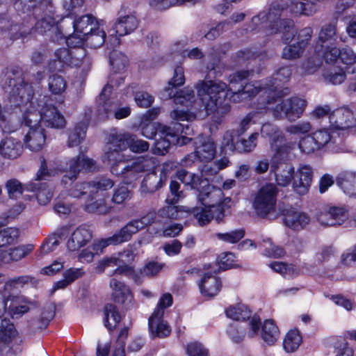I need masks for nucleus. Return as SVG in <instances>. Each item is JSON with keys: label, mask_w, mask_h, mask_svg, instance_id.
<instances>
[{"label": "nucleus", "mask_w": 356, "mask_h": 356, "mask_svg": "<svg viewBox=\"0 0 356 356\" xmlns=\"http://www.w3.org/2000/svg\"><path fill=\"white\" fill-rule=\"evenodd\" d=\"M252 70H241L230 74L228 81L230 86L221 81L211 79L200 80L195 84L197 95L207 115L214 114L213 120L219 123L221 118L228 113L231 106L229 102H239L261 92V81L244 85V81L252 75ZM264 96H259L262 102Z\"/></svg>", "instance_id": "nucleus-1"}, {"label": "nucleus", "mask_w": 356, "mask_h": 356, "mask_svg": "<svg viewBox=\"0 0 356 356\" xmlns=\"http://www.w3.org/2000/svg\"><path fill=\"white\" fill-rule=\"evenodd\" d=\"M291 73L290 67H282L273 75L272 80L262 81L264 97L256 106L258 112L270 111L275 119H286L290 122L301 117L307 106L305 99L298 97L282 99L289 93V89L282 88V85L289 81Z\"/></svg>", "instance_id": "nucleus-2"}, {"label": "nucleus", "mask_w": 356, "mask_h": 356, "mask_svg": "<svg viewBox=\"0 0 356 356\" xmlns=\"http://www.w3.org/2000/svg\"><path fill=\"white\" fill-rule=\"evenodd\" d=\"M1 86L8 95L11 106L19 107L23 111L22 123L30 129L42 127V110L33 102L32 86L24 82L22 72L19 69H6L1 76Z\"/></svg>", "instance_id": "nucleus-3"}, {"label": "nucleus", "mask_w": 356, "mask_h": 356, "mask_svg": "<svg viewBox=\"0 0 356 356\" xmlns=\"http://www.w3.org/2000/svg\"><path fill=\"white\" fill-rule=\"evenodd\" d=\"M170 116L176 122H172L170 126L159 127L158 136L152 149L155 154L165 155L171 145L182 146L193 140L188 136L193 131L188 122L195 119V113L176 108L170 112Z\"/></svg>", "instance_id": "nucleus-4"}, {"label": "nucleus", "mask_w": 356, "mask_h": 356, "mask_svg": "<svg viewBox=\"0 0 356 356\" xmlns=\"http://www.w3.org/2000/svg\"><path fill=\"white\" fill-rule=\"evenodd\" d=\"M284 5L276 1L271 3L268 11H261L252 18L251 22L245 28L246 33L261 32L266 35L282 32V42L287 44L293 41L296 32L294 22L290 19H281Z\"/></svg>", "instance_id": "nucleus-5"}, {"label": "nucleus", "mask_w": 356, "mask_h": 356, "mask_svg": "<svg viewBox=\"0 0 356 356\" xmlns=\"http://www.w3.org/2000/svg\"><path fill=\"white\" fill-rule=\"evenodd\" d=\"M197 199L202 206L191 209V214L200 226L208 224L212 219L220 222L225 217V209L229 207L231 198L223 199V193L219 188L209 185L202 186L198 191Z\"/></svg>", "instance_id": "nucleus-6"}, {"label": "nucleus", "mask_w": 356, "mask_h": 356, "mask_svg": "<svg viewBox=\"0 0 356 356\" xmlns=\"http://www.w3.org/2000/svg\"><path fill=\"white\" fill-rule=\"evenodd\" d=\"M102 161L110 165L111 172L121 177L126 184L137 180L142 172L154 168L158 163L155 157L139 159L129 163L124 154L112 149H106Z\"/></svg>", "instance_id": "nucleus-7"}, {"label": "nucleus", "mask_w": 356, "mask_h": 356, "mask_svg": "<svg viewBox=\"0 0 356 356\" xmlns=\"http://www.w3.org/2000/svg\"><path fill=\"white\" fill-rule=\"evenodd\" d=\"M185 83L184 68L177 66L174 70L172 78L169 81L168 86L161 92V98L168 99L173 98L175 104H179L186 108L193 107L195 103V92L192 88L185 87L177 90V88Z\"/></svg>", "instance_id": "nucleus-8"}, {"label": "nucleus", "mask_w": 356, "mask_h": 356, "mask_svg": "<svg viewBox=\"0 0 356 356\" xmlns=\"http://www.w3.org/2000/svg\"><path fill=\"white\" fill-rule=\"evenodd\" d=\"M156 211L152 210L140 218L134 219L128 222L112 236L102 238L100 245L107 247L110 245H118L129 241L134 234L154 223L156 221Z\"/></svg>", "instance_id": "nucleus-9"}, {"label": "nucleus", "mask_w": 356, "mask_h": 356, "mask_svg": "<svg viewBox=\"0 0 356 356\" xmlns=\"http://www.w3.org/2000/svg\"><path fill=\"white\" fill-rule=\"evenodd\" d=\"M96 168L95 161L85 155H79L70 159L65 168H51L46 165V177L55 176L60 172H65L66 174L62 178V183L67 186L75 181L81 169L86 171H93Z\"/></svg>", "instance_id": "nucleus-10"}, {"label": "nucleus", "mask_w": 356, "mask_h": 356, "mask_svg": "<svg viewBox=\"0 0 356 356\" xmlns=\"http://www.w3.org/2000/svg\"><path fill=\"white\" fill-rule=\"evenodd\" d=\"M139 20L131 13H126L123 8L118 12L117 17L113 20L108 36L111 48H115L120 44L121 37L130 35L138 27Z\"/></svg>", "instance_id": "nucleus-11"}, {"label": "nucleus", "mask_w": 356, "mask_h": 356, "mask_svg": "<svg viewBox=\"0 0 356 356\" xmlns=\"http://www.w3.org/2000/svg\"><path fill=\"white\" fill-rule=\"evenodd\" d=\"M292 151L277 152L271 156L270 172L274 174L276 184L280 186H288L293 181L295 168L288 162Z\"/></svg>", "instance_id": "nucleus-12"}, {"label": "nucleus", "mask_w": 356, "mask_h": 356, "mask_svg": "<svg viewBox=\"0 0 356 356\" xmlns=\"http://www.w3.org/2000/svg\"><path fill=\"white\" fill-rule=\"evenodd\" d=\"M277 193V186L273 183L265 184L257 192L252 208L258 216L265 218L275 211Z\"/></svg>", "instance_id": "nucleus-13"}, {"label": "nucleus", "mask_w": 356, "mask_h": 356, "mask_svg": "<svg viewBox=\"0 0 356 356\" xmlns=\"http://www.w3.org/2000/svg\"><path fill=\"white\" fill-rule=\"evenodd\" d=\"M109 63L112 67V74L108 78L107 84L100 92V99L105 97L106 92L110 93L114 88H118L124 82L126 77L125 68L128 63L127 57L122 52L113 51L109 56Z\"/></svg>", "instance_id": "nucleus-14"}, {"label": "nucleus", "mask_w": 356, "mask_h": 356, "mask_svg": "<svg viewBox=\"0 0 356 356\" xmlns=\"http://www.w3.org/2000/svg\"><path fill=\"white\" fill-rule=\"evenodd\" d=\"M129 148L132 152L140 154L148 151V142L139 139L128 133L111 134L108 138L106 149L116 150L122 152Z\"/></svg>", "instance_id": "nucleus-15"}, {"label": "nucleus", "mask_w": 356, "mask_h": 356, "mask_svg": "<svg viewBox=\"0 0 356 356\" xmlns=\"http://www.w3.org/2000/svg\"><path fill=\"white\" fill-rule=\"evenodd\" d=\"M261 135L263 138L269 139V145L273 154L286 150H294L296 142L287 141L283 131L275 124L267 122L261 128Z\"/></svg>", "instance_id": "nucleus-16"}, {"label": "nucleus", "mask_w": 356, "mask_h": 356, "mask_svg": "<svg viewBox=\"0 0 356 356\" xmlns=\"http://www.w3.org/2000/svg\"><path fill=\"white\" fill-rule=\"evenodd\" d=\"M319 149L327 145H334L333 150L336 152H351L350 147L345 144V140L339 137V132L334 130L331 126L328 128L319 129L312 133Z\"/></svg>", "instance_id": "nucleus-17"}, {"label": "nucleus", "mask_w": 356, "mask_h": 356, "mask_svg": "<svg viewBox=\"0 0 356 356\" xmlns=\"http://www.w3.org/2000/svg\"><path fill=\"white\" fill-rule=\"evenodd\" d=\"M112 91L106 92L105 97L100 99V95L96 100V115L99 120H104L113 114L115 118L121 120L128 117L131 113L129 106L118 107L117 104L111 97Z\"/></svg>", "instance_id": "nucleus-18"}, {"label": "nucleus", "mask_w": 356, "mask_h": 356, "mask_svg": "<svg viewBox=\"0 0 356 356\" xmlns=\"http://www.w3.org/2000/svg\"><path fill=\"white\" fill-rule=\"evenodd\" d=\"M337 40V22H331L324 24L318 35L314 45V51L316 54H321V56L325 60L327 53L331 49L336 48Z\"/></svg>", "instance_id": "nucleus-19"}, {"label": "nucleus", "mask_w": 356, "mask_h": 356, "mask_svg": "<svg viewBox=\"0 0 356 356\" xmlns=\"http://www.w3.org/2000/svg\"><path fill=\"white\" fill-rule=\"evenodd\" d=\"M349 218L346 205H330L323 209L317 216L318 222L323 226H339Z\"/></svg>", "instance_id": "nucleus-20"}, {"label": "nucleus", "mask_w": 356, "mask_h": 356, "mask_svg": "<svg viewBox=\"0 0 356 356\" xmlns=\"http://www.w3.org/2000/svg\"><path fill=\"white\" fill-rule=\"evenodd\" d=\"M313 168L307 164H300L294 172L292 187L294 192L300 195L307 194L313 179Z\"/></svg>", "instance_id": "nucleus-21"}, {"label": "nucleus", "mask_w": 356, "mask_h": 356, "mask_svg": "<svg viewBox=\"0 0 356 356\" xmlns=\"http://www.w3.org/2000/svg\"><path fill=\"white\" fill-rule=\"evenodd\" d=\"M331 127L339 132L353 127L356 125V115L348 107H341L332 112L330 115Z\"/></svg>", "instance_id": "nucleus-22"}, {"label": "nucleus", "mask_w": 356, "mask_h": 356, "mask_svg": "<svg viewBox=\"0 0 356 356\" xmlns=\"http://www.w3.org/2000/svg\"><path fill=\"white\" fill-rule=\"evenodd\" d=\"M110 286L113 290L112 298L114 302L122 305L126 309L134 307V296L129 288L124 282L116 278H112L110 281Z\"/></svg>", "instance_id": "nucleus-23"}, {"label": "nucleus", "mask_w": 356, "mask_h": 356, "mask_svg": "<svg viewBox=\"0 0 356 356\" xmlns=\"http://www.w3.org/2000/svg\"><path fill=\"white\" fill-rule=\"evenodd\" d=\"M195 150L201 162L211 161L216 153V147L213 140L207 136L200 135L193 142Z\"/></svg>", "instance_id": "nucleus-24"}, {"label": "nucleus", "mask_w": 356, "mask_h": 356, "mask_svg": "<svg viewBox=\"0 0 356 356\" xmlns=\"http://www.w3.org/2000/svg\"><path fill=\"white\" fill-rule=\"evenodd\" d=\"M309 222L310 217L305 212L294 208L284 210V223L293 230H301L309 225Z\"/></svg>", "instance_id": "nucleus-25"}, {"label": "nucleus", "mask_w": 356, "mask_h": 356, "mask_svg": "<svg viewBox=\"0 0 356 356\" xmlns=\"http://www.w3.org/2000/svg\"><path fill=\"white\" fill-rule=\"evenodd\" d=\"M213 274L205 273L198 283L201 293L204 296L213 297L216 296L221 289V282L216 276L217 266L213 265Z\"/></svg>", "instance_id": "nucleus-26"}, {"label": "nucleus", "mask_w": 356, "mask_h": 356, "mask_svg": "<svg viewBox=\"0 0 356 356\" xmlns=\"http://www.w3.org/2000/svg\"><path fill=\"white\" fill-rule=\"evenodd\" d=\"M92 237V232L89 227L86 225H81L72 232L67 242V248L70 251H77L85 246Z\"/></svg>", "instance_id": "nucleus-27"}, {"label": "nucleus", "mask_w": 356, "mask_h": 356, "mask_svg": "<svg viewBox=\"0 0 356 356\" xmlns=\"http://www.w3.org/2000/svg\"><path fill=\"white\" fill-rule=\"evenodd\" d=\"M325 56V63H334L338 59L345 65H352L356 63V54L350 47L339 49L337 47L331 49Z\"/></svg>", "instance_id": "nucleus-28"}, {"label": "nucleus", "mask_w": 356, "mask_h": 356, "mask_svg": "<svg viewBox=\"0 0 356 356\" xmlns=\"http://www.w3.org/2000/svg\"><path fill=\"white\" fill-rule=\"evenodd\" d=\"M29 307L27 299L22 296L8 295L7 314L13 318H20L28 312Z\"/></svg>", "instance_id": "nucleus-29"}, {"label": "nucleus", "mask_w": 356, "mask_h": 356, "mask_svg": "<svg viewBox=\"0 0 356 356\" xmlns=\"http://www.w3.org/2000/svg\"><path fill=\"white\" fill-rule=\"evenodd\" d=\"M337 185L350 197H356V172L346 170L341 172L336 179Z\"/></svg>", "instance_id": "nucleus-30"}, {"label": "nucleus", "mask_w": 356, "mask_h": 356, "mask_svg": "<svg viewBox=\"0 0 356 356\" xmlns=\"http://www.w3.org/2000/svg\"><path fill=\"white\" fill-rule=\"evenodd\" d=\"M90 28L89 32L84 35V44L90 48L100 47L104 42L110 45L106 34L104 30V25H97Z\"/></svg>", "instance_id": "nucleus-31"}, {"label": "nucleus", "mask_w": 356, "mask_h": 356, "mask_svg": "<svg viewBox=\"0 0 356 356\" xmlns=\"http://www.w3.org/2000/svg\"><path fill=\"white\" fill-rule=\"evenodd\" d=\"M166 180V177L163 174L159 176L152 171L147 173L143 178L140 184V193L143 195L153 193L160 188H161Z\"/></svg>", "instance_id": "nucleus-32"}, {"label": "nucleus", "mask_w": 356, "mask_h": 356, "mask_svg": "<svg viewBox=\"0 0 356 356\" xmlns=\"http://www.w3.org/2000/svg\"><path fill=\"white\" fill-rule=\"evenodd\" d=\"M92 116V111L88 109L85 113V117L83 122L78 123L68 138V146L70 147L78 146L86 137V130Z\"/></svg>", "instance_id": "nucleus-33"}, {"label": "nucleus", "mask_w": 356, "mask_h": 356, "mask_svg": "<svg viewBox=\"0 0 356 356\" xmlns=\"http://www.w3.org/2000/svg\"><path fill=\"white\" fill-rule=\"evenodd\" d=\"M231 44L227 42L225 43L220 46H216L213 48L212 52L211 55L213 58V62L209 63L207 66V74L206 75V78L212 79L217 78L221 76L222 73L220 70H218V63L220 61V58L222 54H225L230 48Z\"/></svg>", "instance_id": "nucleus-34"}, {"label": "nucleus", "mask_w": 356, "mask_h": 356, "mask_svg": "<svg viewBox=\"0 0 356 356\" xmlns=\"http://www.w3.org/2000/svg\"><path fill=\"white\" fill-rule=\"evenodd\" d=\"M44 17H41V19L37 21L34 27L32 29L17 24L11 26L9 29L11 33V38L13 40L24 39L29 35L33 34L35 33H38L43 35L44 33Z\"/></svg>", "instance_id": "nucleus-35"}, {"label": "nucleus", "mask_w": 356, "mask_h": 356, "mask_svg": "<svg viewBox=\"0 0 356 356\" xmlns=\"http://www.w3.org/2000/svg\"><path fill=\"white\" fill-rule=\"evenodd\" d=\"M23 147L21 142L12 137L6 138L0 143V154L5 159H15L21 155Z\"/></svg>", "instance_id": "nucleus-36"}, {"label": "nucleus", "mask_w": 356, "mask_h": 356, "mask_svg": "<svg viewBox=\"0 0 356 356\" xmlns=\"http://www.w3.org/2000/svg\"><path fill=\"white\" fill-rule=\"evenodd\" d=\"M15 325L6 317L0 318V351L6 348L12 340L17 336Z\"/></svg>", "instance_id": "nucleus-37"}, {"label": "nucleus", "mask_w": 356, "mask_h": 356, "mask_svg": "<svg viewBox=\"0 0 356 356\" xmlns=\"http://www.w3.org/2000/svg\"><path fill=\"white\" fill-rule=\"evenodd\" d=\"M290 11L295 14L312 16L318 10L321 0H290Z\"/></svg>", "instance_id": "nucleus-38"}, {"label": "nucleus", "mask_w": 356, "mask_h": 356, "mask_svg": "<svg viewBox=\"0 0 356 356\" xmlns=\"http://www.w3.org/2000/svg\"><path fill=\"white\" fill-rule=\"evenodd\" d=\"M148 325L152 338H163L168 336L171 332L170 326L163 317H159L153 314L149 318Z\"/></svg>", "instance_id": "nucleus-39"}, {"label": "nucleus", "mask_w": 356, "mask_h": 356, "mask_svg": "<svg viewBox=\"0 0 356 356\" xmlns=\"http://www.w3.org/2000/svg\"><path fill=\"white\" fill-rule=\"evenodd\" d=\"M24 143L32 152L40 151L44 145V129L39 127L30 129L25 136Z\"/></svg>", "instance_id": "nucleus-40"}, {"label": "nucleus", "mask_w": 356, "mask_h": 356, "mask_svg": "<svg viewBox=\"0 0 356 356\" xmlns=\"http://www.w3.org/2000/svg\"><path fill=\"white\" fill-rule=\"evenodd\" d=\"M33 250L32 244L20 245L1 252L2 262L18 261L26 257Z\"/></svg>", "instance_id": "nucleus-41"}, {"label": "nucleus", "mask_w": 356, "mask_h": 356, "mask_svg": "<svg viewBox=\"0 0 356 356\" xmlns=\"http://www.w3.org/2000/svg\"><path fill=\"white\" fill-rule=\"evenodd\" d=\"M104 19H98L92 15H83L73 22V28L76 32L81 33L82 36L89 32L90 28L96 27L97 25H105Z\"/></svg>", "instance_id": "nucleus-42"}, {"label": "nucleus", "mask_w": 356, "mask_h": 356, "mask_svg": "<svg viewBox=\"0 0 356 356\" xmlns=\"http://www.w3.org/2000/svg\"><path fill=\"white\" fill-rule=\"evenodd\" d=\"M67 83L62 75L54 74L48 79V88L51 93L56 96V102L58 104L63 102V94L65 91Z\"/></svg>", "instance_id": "nucleus-43"}, {"label": "nucleus", "mask_w": 356, "mask_h": 356, "mask_svg": "<svg viewBox=\"0 0 356 356\" xmlns=\"http://www.w3.org/2000/svg\"><path fill=\"white\" fill-rule=\"evenodd\" d=\"M177 179L191 189H195L197 191L202 186L207 184V179H202L199 175L189 172L185 170H178L176 174Z\"/></svg>", "instance_id": "nucleus-44"}, {"label": "nucleus", "mask_w": 356, "mask_h": 356, "mask_svg": "<svg viewBox=\"0 0 356 356\" xmlns=\"http://www.w3.org/2000/svg\"><path fill=\"white\" fill-rule=\"evenodd\" d=\"M46 127L55 129H62L65 125L63 115L58 111L57 107L47 103L46 100Z\"/></svg>", "instance_id": "nucleus-45"}, {"label": "nucleus", "mask_w": 356, "mask_h": 356, "mask_svg": "<svg viewBox=\"0 0 356 356\" xmlns=\"http://www.w3.org/2000/svg\"><path fill=\"white\" fill-rule=\"evenodd\" d=\"M322 76L327 84L339 85L346 80V74L342 67L330 66L323 69Z\"/></svg>", "instance_id": "nucleus-46"}, {"label": "nucleus", "mask_w": 356, "mask_h": 356, "mask_svg": "<svg viewBox=\"0 0 356 356\" xmlns=\"http://www.w3.org/2000/svg\"><path fill=\"white\" fill-rule=\"evenodd\" d=\"M136 87L135 84L129 86L125 89L124 95L127 97L134 95L135 102L139 107H149L154 102V97L144 90H136Z\"/></svg>", "instance_id": "nucleus-47"}, {"label": "nucleus", "mask_w": 356, "mask_h": 356, "mask_svg": "<svg viewBox=\"0 0 356 356\" xmlns=\"http://www.w3.org/2000/svg\"><path fill=\"white\" fill-rule=\"evenodd\" d=\"M113 186L114 181L111 179L101 177L90 181L88 184L86 185V187L88 188L89 196L92 199L98 193L106 191L112 188Z\"/></svg>", "instance_id": "nucleus-48"}, {"label": "nucleus", "mask_w": 356, "mask_h": 356, "mask_svg": "<svg viewBox=\"0 0 356 356\" xmlns=\"http://www.w3.org/2000/svg\"><path fill=\"white\" fill-rule=\"evenodd\" d=\"M280 332L275 322L266 320L261 329V337L268 345H273L279 338Z\"/></svg>", "instance_id": "nucleus-49"}, {"label": "nucleus", "mask_w": 356, "mask_h": 356, "mask_svg": "<svg viewBox=\"0 0 356 356\" xmlns=\"http://www.w3.org/2000/svg\"><path fill=\"white\" fill-rule=\"evenodd\" d=\"M321 54H316L302 61L298 69V72L301 75L311 74L316 72L322 65Z\"/></svg>", "instance_id": "nucleus-50"}, {"label": "nucleus", "mask_w": 356, "mask_h": 356, "mask_svg": "<svg viewBox=\"0 0 356 356\" xmlns=\"http://www.w3.org/2000/svg\"><path fill=\"white\" fill-rule=\"evenodd\" d=\"M104 325L109 330L114 329L120 323L121 316L115 305L106 304L104 309Z\"/></svg>", "instance_id": "nucleus-51"}, {"label": "nucleus", "mask_w": 356, "mask_h": 356, "mask_svg": "<svg viewBox=\"0 0 356 356\" xmlns=\"http://www.w3.org/2000/svg\"><path fill=\"white\" fill-rule=\"evenodd\" d=\"M44 159L41 160V164L34 179L29 183L24 185V189L35 192L41 193L44 188Z\"/></svg>", "instance_id": "nucleus-52"}, {"label": "nucleus", "mask_w": 356, "mask_h": 356, "mask_svg": "<svg viewBox=\"0 0 356 356\" xmlns=\"http://www.w3.org/2000/svg\"><path fill=\"white\" fill-rule=\"evenodd\" d=\"M70 233V227L64 225L58 227L51 234L46 240V248L48 250L52 251L57 247L60 241L65 239Z\"/></svg>", "instance_id": "nucleus-53"}, {"label": "nucleus", "mask_w": 356, "mask_h": 356, "mask_svg": "<svg viewBox=\"0 0 356 356\" xmlns=\"http://www.w3.org/2000/svg\"><path fill=\"white\" fill-rule=\"evenodd\" d=\"M226 315L236 321H245L250 318L251 311L248 306L239 304L235 307H229L226 310Z\"/></svg>", "instance_id": "nucleus-54"}, {"label": "nucleus", "mask_w": 356, "mask_h": 356, "mask_svg": "<svg viewBox=\"0 0 356 356\" xmlns=\"http://www.w3.org/2000/svg\"><path fill=\"white\" fill-rule=\"evenodd\" d=\"M297 146L300 152L303 154L309 155L320 150L312 133L301 137Z\"/></svg>", "instance_id": "nucleus-55"}, {"label": "nucleus", "mask_w": 356, "mask_h": 356, "mask_svg": "<svg viewBox=\"0 0 356 356\" xmlns=\"http://www.w3.org/2000/svg\"><path fill=\"white\" fill-rule=\"evenodd\" d=\"M269 266L275 272L279 273L284 277H292L296 276L299 273L298 268L293 264L274 261L269 264Z\"/></svg>", "instance_id": "nucleus-56"}, {"label": "nucleus", "mask_w": 356, "mask_h": 356, "mask_svg": "<svg viewBox=\"0 0 356 356\" xmlns=\"http://www.w3.org/2000/svg\"><path fill=\"white\" fill-rule=\"evenodd\" d=\"M301 341L302 337L299 331L296 329L291 330L284 339L283 346L286 352L292 353L298 349Z\"/></svg>", "instance_id": "nucleus-57"}, {"label": "nucleus", "mask_w": 356, "mask_h": 356, "mask_svg": "<svg viewBox=\"0 0 356 356\" xmlns=\"http://www.w3.org/2000/svg\"><path fill=\"white\" fill-rule=\"evenodd\" d=\"M83 209L88 213L106 215L111 211L112 207L107 204L105 198L102 197L86 204Z\"/></svg>", "instance_id": "nucleus-58"}, {"label": "nucleus", "mask_w": 356, "mask_h": 356, "mask_svg": "<svg viewBox=\"0 0 356 356\" xmlns=\"http://www.w3.org/2000/svg\"><path fill=\"white\" fill-rule=\"evenodd\" d=\"M259 133L254 132L248 138H241L236 142V151L240 153H249L252 152L257 144Z\"/></svg>", "instance_id": "nucleus-59"}, {"label": "nucleus", "mask_w": 356, "mask_h": 356, "mask_svg": "<svg viewBox=\"0 0 356 356\" xmlns=\"http://www.w3.org/2000/svg\"><path fill=\"white\" fill-rule=\"evenodd\" d=\"M259 246L264 248L263 254L268 257H282L285 254L284 250L280 246L275 245L270 238L263 239L261 243H259Z\"/></svg>", "instance_id": "nucleus-60"}, {"label": "nucleus", "mask_w": 356, "mask_h": 356, "mask_svg": "<svg viewBox=\"0 0 356 356\" xmlns=\"http://www.w3.org/2000/svg\"><path fill=\"white\" fill-rule=\"evenodd\" d=\"M101 240L94 243L91 246L83 250L79 254V261L82 263L91 262L93 260L94 256L102 252L105 247L100 245Z\"/></svg>", "instance_id": "nucleus-61"}, {"label": "nucleus", "mask_w": 356, "mask_h": 356, "mask_svg": "<svg viewBox=\"0 0 356 356\" xmlns=\"http://www.w3.org/2000/svg\"><path fill=\"white\" fill-rule=\"evenodd\" d=\"M19 232L15 227H7L0 229V248L10 245L17 241Z\"/></svg>", "instance_id": "nucleus-62"}, {"label": "nucleus", "mask_w": 356, "mask_h": 356, "mask_svg": "<svg viewBox=\"0 0 356 356\" xmlns=\"http://www.w3.org/2000/svg\"><path fill=\"white\" fill-rule=\"evenodd\" d=\"M168 205L160 209L156 216H159L164 219H178L181 218L182 211L176 204L167 203ZM157 217H156V218Z\"/></svg>", "instance_id": "nucleus-63"}, {"label": "nucleus", "mask_w": 356, "mask_h": 356, "mask_svg": "<svg viewBox=\"0 0 356 356\" xmlns=\"http://www.w3.org/2000/svg\"><path fill=\"white\" fill-rule=\"evenodd\" d=\"M304 51L303 46H301L298 42L288 44L282 49V58L286 60H295L300 58Z\"/></svg>", "instance_id": "nucleus-64"}]
</instances>
